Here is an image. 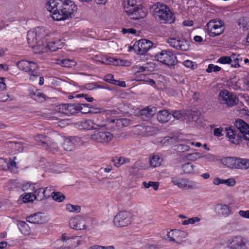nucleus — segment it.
Masks as SVG:
<instances>
[{"label": "nucleus", "instance_id": "c756f323", "mask_svg": "<svg viewBox=\"0 0 249 249\" xmlns=\"http://www.w3.org/2000/svg\"><path fill=\"white\" fill-rule=\"evenodd\" d=\"M30 96L32 99L39 102H43L45 100V95L38 90L30 91Z\"/></svg>", "mask_w": 249, "mask_h": 249}, {"label": "nucleus", "instance_id": "2eb2a0df", "mask_svg": "<svg viewBox=\"0 0 249 249\" xmlns=\"http://www.w3.org/2000/svg\"><path fill=\"white\" fill-rule=\"evenodd\" d=\"M175 185L183 189H195L197 188V183L187 178H177L172 181Z\"/></svg>", "mask_w": 249, "mask_h": 249}, {"label": "nucleus", "instance_id": "aec40b11", "mask_svg": "<svg viewBox=\"0 0 249 249\" xmlns=\"http://www.w3.org/2000/svg\"><path fill=\"white\" fill-rule=\"evenodd\" d=\"M172 47L178 50L186 51L189 48V43L184 39H176L172 38Z\"/></svg>", "mask_w": 249, "mask_h": 249}, {"label": "nucleus", "instance_id": "09e8293b", "mask_svg": "<svg viewBox=\"0 0 249 249\" xmlns=\"http://www.w3.org/2000/svg\"><path fill=\"white\" fill-rule=\"evenodd\" d=\"M221 68L218 66L214 65L213 64H210L208 65V68L206 70L207 72H211L212 71L217 72L221 70Z\"/></svg>", "mask_w": 249, "mask_h": 249}, {"label": "nucleus", "instance_id": "e2e57ef3", "mask_svg": "<svg viewBox=\"0 0 249 249\" xmlns=\"http://www.w3.org/2000/svg\"><path fill=\"white\" fill-rule=\"evenodd\" d=\"M183 64L185 67L187 68H189L192 69H194V65L192 61H190L188 60H186L183 62Z\"/></svg>", "mask_w": 249, "mask_h": 249}, {"label": "nucleus", "instance_id": "052dcab7", "mask_svg": "<svg viewBox=\"0 0 249 249\" xmlns=\"http://www.w3.org/2000/svg\"><path fill=\"white\" fill-rule=\"evenodd\" d=\"M75 97L77 98L85 97V99L88 102H92L94 100V98L93 97H87V94H79L76 95Z\"/></svg>", "mask_w": 249, "mask_h": 249}, {"label": "nucleus", "instance_id": "f257e3e1", "mask_svg": "<svg viewBox=\"0 0 249 249\" xmlns=\"http://www.w3.org/2000/svg\"><path fill=\"white\" fill-rule=\"evenodd\" d=\"M234 125L237 130L233 126L225 128L226 136L229 141L234 144H239L242 139L249 141V124L242 119H237L235 121Z\"/></svg>", "mask_w": 249, "mask_h": 249}, {"label": "nucleus", "instance_id": "f3484780", "mask_svg": "<svg viewBox=\"0 0 249 249\" xmlns=\"http://www.w3.org/2000/svg\"><path fill=\"white\" fill-rule=\"evenodd\" d=\"M105 125L102 124H97L92 120H86L80 122L79 127L81 129L87 130H96L103 128Z\"/></svg>", "mask_w": 249, "mask_h": 249}, {"label": "nucleus", "instance_id": "20e7f679", "mask_svg": "<svg viewBox=\"0 0 249 249\" xmlns=\"http://www.w3.org/2000/svg\"><path fill=\"white\" fill-rule=\"evenodd\" d=\"M77 10V6L74 2L70 0H64V7L62 9V14H54L53 19L60 21L64 20L72 17Z\"/></svg>", "mask_w": 249, "mask_h": 249}, {"label": "nucleus", "instance_id": "680f3d73", "mask_svg": "<svg viewBox=\"0 0 249 249\" xmlns=\"http://www.w3.org/2000/svg\"><path fill=\"white\" fill-rule=\"evenodd\" d=\"M162 237L166 240H168L169 241L171 240V237L170 235V231L168 230L163 231L162 233Z\"/></svg>", "mask_w": 249, "mask_h": 249}, {"label": "nucleus", "instance_id": "58836bf2", "mask_svg": "<svg viewBox=\"0 0 249 249\" xmlns=\"http://www.w3.org/2000/svg\"><path fill=\"white\" fill-rule=\"evenodd\" d=\"M57 64H59L63 67L71 68L75 65V62L72 59H62L60 60H58Z\"/></svg>", "mask_w": 249, "mask_h": 249}, {"label": "nucleus", "instance_id": "6ab92c4d", "mask_svg": "<svg viewBox=\"0 0 249 249\" xmlns=\"http://www.w3.org/2000/svg\"><path fill=\"white\" fill-rule=\"evenodd\" d=\"M48 191H50L48 187H46L45 189L41 188H38L34 191L33 196L35 199L41 201L50 196V192L48 193Z\"/></svg>", "mask_w": 249, "mask_h": 249}, {"label": "nucleus", "instance_id": "de8ad7c7", "mask_svg": "<svg viewBox=\"0 0 249 249\" xmlns=\"http://www.w3.org/2000/svg\"><path fill=\"white\" fill-rule=\"evenodd\" d=\"M174 147H175V150H177L178 152H180L187 151L190 149V146L189 145L181 144L175 145Z\"/></svg>", "mask_w": 249, "mask_h": 249}, {"label": "nucleus", "instance_id": "338daca9", "mask_svg": "<svg viewBox=\"0 0 249 249\" xmlns=\"http://www.w3.org/2000/svg\"><path fill=\"white\" fill-rule=\"evenodd\" d=\"M189 224L193 225L197 222L200 221V218L198 217H194L188 219Z\"/></svg>", "mask_w": 249, "mask_h": 249}, {"label": "nucleus", "instance_id": "603ef678", "mask_svg": "<svg viewBox=\"0 0 249 249\" xmlns=\"http://www.w3.org/2000/svg\"><path fill=\"white\" fill-rule=\"evenodd\" d=\"M104 80L106 82L111 83L114 85V83L115 81H116V80L114 79V76L112 74H107L105 75L103 78Z\"/></svg>", "mask_w": 249, "mask_h": 249}, {"label": "nucleus", "instance_id": "393cba45", "mask_svg": "<svg viewBox=\"0 0 249 249\" xmlns=\"http://www.w3.org/2000/svg\"><path fill=\"white\" fill-rule=\"evenodd\" d=\"M60 109L62 112L67 115H71L75 113L78 109L76 105L64 104L60 106Z\"/></svg>", "mask_w": 249, "mask_h": 249}, {"label": "nucleus", "instance_id": "5701e85b", "mask_svg": "<svg viewBox=\"0 0 249 249\" xmlns=\"http://www.w3.org/2000/svg\"><path fill=\"white\" fill-rule=\"evenodd\" d=\"M171 52L168 51H162L159 54H157V60L160 62L169 66L171 64Z\"/></svg>", "mask_w": 249, "mask_h": 249}, {"label": "nucleus", "instance_id": "c03bdc74", "mask_svg": "<svg viewBox=\"0 0 249 249\" xmlns=\"http://www.w3.org/2000/svg\"><path fill=\"white\" fill-rule=\"evenodd\" d=\"M249 168V159L240 158L239 169H247Z\"/></svg>", "mask_w": 249, "mask_h": 249}, {"label": "nucleus", "instance_id": "4d7b16f0", "mask_svg": "<svg viewBox=\"0 0 249 249\" xmlns=\"http://www.w3.org/2000/svg\"><path fill=\"white\" fill-rule=\"evenodd\" d=\"M238 214L243 218L249 219V210H240L238 212Z\"/></svg>", "mask_w": 249, "mask_h": 249}, {"label": "nucleus", "instance_id": "412c9836", "mask_svg": "<svg viewBox=\"0 0 249 249\" xmlns=\"http://www.w3.org/2000/svg\"><path fill=\"white\" fill-rule=\"evenodd\" d=\"M35 32L36 35V37L38 38V40L42 41L44 45L46 43L47 39L46 37L49 36V33L44 27H38L35 29ZM45 47V46H44Z\"/></svg>", "mask_w": 249, "mask_h": 249}, {"label": "nucleus", "instance_id": "864d4df0", "mask_svg": "<svg viewBox=\"0 0 249 249\" xmlns=\"http://www.w3.org/2000/svg\"><path fill=\"white\" fill-rule=\"evenodd\" d=\"M76 107L78 110L80 111L82 113H86V112L82 111L83 108H89L91 107V105L89 104H76Z\"/></svg>", "mask_w": 249, "mask_h": 249}, {"label": "nucleus", "instance_id": "c9c22d12", "mask_svg": "<svg viewBox=\"0 0 249 249\" xmlns=\"http://www.w3.org/2000/svg\"><path fill=\"white\" fill-rule=\"evenodd\" d=\"M233 161L234 157H225L221 160L222 164L231 169H233Z\"/></svg>", "mask_w": 249, "mask_h": 249}, {"label": "nucleus", "instance_id": "c85d7f7f", "mask_svg": "<svg viewBox=\"0 0 249 249\" xmlns=\"http://www.w3.org/2000/svg\"><path fill=\"white\" fill-rule=\"evenodd\" d=\"M157 117L159 122L166 123L170 119V113L167 110H161L157 114Z\"/></svg>", "mask_w": 249, "mask_h": 249}, {"label": "nucleus", "instance_id": "f03ea898", "mask_svg": "<svg viewBox=\"0 0 249 249\" xmlns=\"http://www.w3.org/2000/svg\"><path fill=\"white\" fill-rule=\"evenodd\" d=\"M124 9L130 18L138 20L146 16L141 5H137L136 0H128L124 3Z\"/></svg>", "mask_w": 249, "mask_h": 249}, {"label": "nucleus", "instance_id": "39448f33", "mask_svg": "<svg viewBox=\"0 0 249 249\" xmlns=\"http://www.w3.org/2000/svg\"><path fill=\"white\" fill-rule=\"evenodd\" d=\"M27 39L29 46L34 50L36 53L46 52L47 49L44 46L42 41L38 40L35 29L28 32Z\"/></svg>", "mask_w": 249, "mask_h": 249}, {"label": "nucleus", "instance_id": "37998d69", "mask_svg": "<svg viewBox=\"0 0 249 249\" xmlns=\"http://www.w3.org/2000/svg\"><path fill=\"white\" fill-rule=\"evenodd\" d=\"M143 185L145 188H149L153 187L155 190H157L159 188V183L158 182L149 181L147 183L145 181L142 182Z\"/></svg>", "mask_w": 249, "mask_h": 249}, {"label": "nucleus", "instance_id": "a211bd4d", "mask_svg": "<svg viewBox=\"0 0 249 249\" xmlns=\"http://www.w3.org/2000/svg\"><path fill=\"white\" fill-rule=\"evenodd\" d=\"M186 236L187 233L184 231L172 230V242L177 245L182 244Z\"/></svg>", "mask_w": 249, "mask_h": 249}, {"label": "nucleus", "instance_id": "6e6d98bb", "mask_svg": "<svg viewBox=\"0 0 249 249\" xmlns=\"http://www.w3.org/2000/svg\"><path fill=\"white\" fill-rule=\"evenodd\" d=\"M235 182L236 181L234 178H230L227 179H224L223 184L229 186H233L235 184Z\"/></svg>", "mask_w": 249, "mask_h": 249}, {"label": "nucleus", "instance_id": "7c9ffc66", "mask_svg": "<svg viewBox=\"0 0 249 249\" xmlns=\"http://www.w3.org/2000/svg\"><path fill=\"white\" fill-rule=\"evenodd\" d=\"M69 238H67L66 235L65 234H62V239L57 240L54 244V248L56 249H61L62 248L70 249L71 248L69 247L64 246L65 241L67 239H69Z\"/></svg>", "mask_w": 249, "mask_h": 249}, {"label": "nucleus", "instance_id": "bb28decb", "mask_svg": "<svg viewBox=\"0 0 249 249\" xmlns=\"http://www.w3.org/2000/svg\"><path fill=\"white\" fill-rule=\"evenodd\" d=\"M181 170L185 174H195L198 173L196 166L190 162H186L182 164Z\"/></svg>", "mask_w": 249, "mask_h": 249}, {"label": "nucleus", "instance_id": "f8f14e48", "mask_svg": "<svg viewBox=\"0 0 249 249\" xmlns=\"http://www.w3.org/2000/svg\"><path fill=\"white\" fill-rule=\"evenodd\" d=\"M64 0H49L46 3V8L52 13V17L53 19L54 14H62V9L64 7Z\"/></svg>", "mask_w": 249, "mask_h": 249}, {"label": "nucleus", "instance_id": "f704fd0d", "mask_svg": "<svg viewBox=\"0 0 249 249\" xmlns=\"http://www.w3.org/2000/svg\"><path fill=\"white\" fill-rule=\"evenodd\" d=\"M74 143L73 139L70 138H67L64 139L63 147L66 151H71L74 148Z\"/></svg>", "mask_w": 249, "mask_h": 249}, {"label": "nucleus", "instance_id": "a19ab883", "mask_svg": "<svg viewBox=\"0 0 249 249\" xmlns=\"http://www.w3.org/2000/svg\"><path fill=\"white\" fill-rule=\"evenodd\" d=\"M186 157L188 160L192 161H196L197 159L202 157V155L198 152L187 154Z\"/></svg>", "mask_w": 249, "mask_h": 249}, {"label": "nucleus", "instance_id": "a878e982", "mask_svg": "<svg viewBox=\"0 0 249 249\" xmlns=\"http://www.w3.org/2000/svg\"><path fill=\"white\" fill-rule=\"evenodd\" d=\"M16 162L13 160H7L3 158H0V170H12L13 167H16Z\"/></svg>", "mask_w": 249, "mask_h": 249}, {"label": "nucleus", "instance_id": "3c124183", "mask_svg": "<svg viewBox=\"0 0 249 249\" xmlns=\"http://www.w3.org/2000/svg\"><path fill=\"white\" fill-rule=\"evenodd\" d=\"M35 140L42 143L45 144L47 142V137L46 136H43L42 135H37L35 137Z\"/></svg>", "mask_w": 249, "mask_h": 249}, {"label": "nucleus", "instance_id": "49530a36", "mask_svg": "<svg viewBox=\"0 0 249 249\" xmlns=\"http://www.w3.org/2000/svg\"><path fill=\"white\" fill-rule=\"evenodd\" d=\"M11 144L12 148L18 152L22 151L23 149V146L21 142H12Z\"/></svg>", "mask_w": 249, "mask_h": 249}, {"label": "nucleus", "instance_id": "4be33fe9", "mask_svg": "<svg viewBox=\"0 0 249 249\" xmlns=\"http://www.w3.org/2000/svg\"><path fill=\"white\" fill-rule=\"evenodd\" d=\"M28 222L34 223L41 224L45 222V216L41 213H37L34 214H32L26 218Z\"/></svg>", "mask_w": 249, "mask_h": 249}, {"label": "nucleus", "instance_id": "1a4fd4ad", "mask_svg": "<svg viewBox=\"0 0 249 249\" xmlns=\"http://www.w3.org/2000/svg\"><path fill=\"white\" fill-rule=\"evenodd\" d=\"M218 99L221 104H225L228 107L236 105L239 101L238 98L232 92L228 90L221 91L218 95Z\"/></svg>", "mask_w": 249, "mask_h": 249}, {"label": "nucleus", "instance_id": "b1692460", "mask_svg": "<svg viewBox=\"0 0 249 249\" xmlns=\"http://www.w3.org/2000/svg\"><path fill=\"white\" fill-rule=\"evenodd\" d=\"M156 113L155 107H147L140 110V116L143 121L151 119Z\"/></svg>", "mask_w": 249, "mask_h": 249}, {"label": "nucleus", "instance_id": "cd10ccee", "mask_svg": "<svg viewBox=\"0 0 249 249\" xmlns=\"http://www.w3.org/2000/svg\"><path fill=\"white\" fill-rule=\"evenodd\" d=\"M216 209L217 210L218 214L224 217L229 216L231 213L230 207L226 204H217L216 206Z\"/></svg>", "mask_w": 249, "mask_h": 249}, {"label": "nucleus", "instance_id": "774afa93", "mask_svg": "<svg viewBox=\"0 0 249 249\" xmlns=\"http://www.w3.org/2000/svg\"><path fill=\"white\" fill-rule=\"evenodd\" d=\"M242 60V58L240 56L238 58V60H236L235 61H234V62H232V63L231 64V67H234V68L239 67H240L239 62Z\"/></svg>", "mask_w": 249, "mask_h": 249}, {"label": "nucleus", "instance_id": "69168bd1", "mask_svg": "<svg viewBox=\"0 0 249 249\" xmlns=\"http://www.w3.org/2000/svg\"><path fill=\"white\" fill-rule=\"evenodd\" d=\"M240 158L234 157L233 169H239Z\"/></svg>", "mask_w": 249, "mask_h": 249}, {"label": "nucleus", "instance_id": "7ed1b4c3", "mask_svg": "<svg viewBox=\"0 0 249 249\" xmlns=\"http://www.w3.org/2000/svg\"><path fill=\"white\" fill-rule=\"evenodd\" d=\"M152 8L154 9L153 15L156 19L161 23H171L170 21L171 19V12L165 4L157 3Z\"/></svg>", "mask_w": 249, "mask_h": 249}, {"label": "nucleus", "instance_id": "0e129e2a", "mask_svg": "<svg viewBox=\"0 0 249 249\" xmlns=\"http://www.w3.org/2000/svg\"><path fill=\"white\" fill-rule=\"evenodd\" d=\"M122 33L124 34H125L126 33L134 34L136 33V30L132 29V28H129V29L123 28L122 29Z\"/></svg>", "mask_w": 249, "mask_h": 249}, {"label": "nucleus", "instance_id": "e433bc0d", "mask_svg": "<svg viewBox=\"0 0 249 249\" xmlns=\"http://www.w3.org/2000/svg\"><path fill=\"white\" fill-rule=\"evenodd\" d=\"M157 143L162 147H166L170 145L171 138L169 137H165L161 139H158Z\"/></svg>", "mask_w": 249, "mask_h": 249}, {"label": "nucleus", "instance_id": "9d476101", "mask_svg": "<svg viewBox=\"0 0 249 249\" xmlns=\"http://www.w3.org/2000/svg\"><path fill=\"white\" fill-rule=\"evenodd\" d=\"M90 135V139L95 142L104 143L109 142L113 138L112 134L106 130L96 129Z\"/></svg>", "mask_w": 249, "mask_h": 249}, {"label": "nucleus", "instance_id": "79ce46f5", "mask_svg": "<svg viewBox=\"0 0 249 249\" xmlns=\"http://www.w3.org/2000/svg\"><path fill=\"white\" fill-rule=\"evenodd\" d=\"M66 210L70 212L79 213L80 211L81 208L78 205H73L68 204L66 205Z\"/></svg>", "mask_w": 249, "mask_h": 249}, {"label": "nucleus", "instance_id": "dca6fc26", "mask_svg": "<svg viewBox=\"0 0 249 249\" xmlns=\"http://www.w3.org/2000/svg\"><path fill=\"white\" fill-rule=\"evenodd\" d=\"M69 225L73 229L76 230H84L86 227V221L84 217L78 215L70 220Z\"/></svg>", "mask_w": 249, "mask_h": 249}, {"label": "nucleus", "instance_id": "2f4dec72", "mask_svg": "<svg viewBox=\"0 0 249 249\" xmlns=\"http://www.w3.org/2000/svg\"><path fill=\"white\" fill-rule=\"evenodd\" d=\"M97 61L106 65H119V62L117 59L110 57L103 56L100 59H98Z\"/></svg>", "mask_w": 249, "mask_h": 249}, {"label": "nucleus", "instance_id": "8fccbe9b", "mask_svg": "<svg viewBox=\"0 0 249 249\" xmlns=\"http://www.w3.org/2000/svg\"><path fill=\"white\" fill-rule=\"evenodd\" d=\"M129 161L130 160L129 159L120 157L118 159V162L115 163V165L116 167H119L120 165H123L125 163L129 162Z\"/></svg>", "mask_w": 249, "mask_h": 249}, {"label": "nucleus", "instance_id": "423d86ee", "mask_svg": "<svg viewBox=\"0 0 249 249\" xmlns=\"http://www.w3.org/2000/svg\"><path fill=\"white\" fill-rule=\"evenodd\" d=\"M133 221L132 214L126 211L118 213L113 218V224L118 228L126 227L131 224Z\"/></svg>", "mask_w": 249, "mask_h": 249}, {"label": "nucleus", "instance_id": "6e6552de", "mask_svg": "<svg viewBox=\"0 0 249 249\" xmlns=\"http://www.w3.org/2000/svg\"><path fill=\"white\" fill-rule=\"evenodd\" d=\"M17 66L19 70L28 72L32 80L39 76V73L37 71L38 65L34 62L22 60L18 63Z\"/></svg>", "mask_w": 249, "mask_h": 249}, {"label": "nucleus", "instance_id": "72a5a7b5", "mask_svg": "<svg viewBox=\"0 0 249 249\" xmlns=\"http://www.w3.org/2000/svg\"><path fill=\"white\" fill-rule=\"evenodd\" d=\"M18 226L20 231L23 234L29 235L30 233V228L28 224L26 223L25 222H20Z\"/></svg>", "mask_w": 249, "mask_h": 249}, {"label": "nucleus", "instance_id": "ea45409f", "mask_svg": "<svg viewBox=\"0 0 249 249\" xmlns=\"http://www.w3.org/2000/svg\"><path fill=\"white\" fill-rule=\"evenodd\" d=\"M136 79L138 81H145L151 85L155 84V82L152 79L149 78L146 75L141 74L136 76Z\"/></svg>", "mask_w": 249, "mask_h": 249}, {"label": "nucleus", "instance_id": "473e14b6", "mask_svg": "<svg viewBox=\"0 0 249 249\" xmlns=\"http://www.w3.org/2000/svg\"><path fill=\"white\" fill-rule=\"evenodd\" d=\"M60 41L58 40L56 42L52 41L46 44L44 46L47 49V51L48 50H49L51 51L54 52L57 50V49L61 48V45L60 44Z\"/></svg>", "mask_w": 249, "mask_h": 249}, {"label": "nucleus", "instance_id": "4468645a", "mask_svg": "<svg viewBox=\"0 0 249 249\" xmlns=\"http://www.w3.org/2000/svg\"><path fill=\"white\" fill-rule=\"evenodd\" d=\"M172 116L177 120L183 121L188 119L196 121L197 120V116L196 115L195 113L193 112L191 113L189 110H175L172 111Z\"/></svg>", "mask_w": 249, "mask_h": 249}, {"label": "nucleus", "instance_id": "9b49d317", "mask_svg": "<svg viewBox=\"0 0 249 249\" xmlns=\"http://www.w3.org/2000/svg\"><path fill=\"white\" fill-rule=\"evenodd\" d=\"M247 241L243 236L235 235L226 239L225 243L230 249H242L246 247Z\"/></svg>", "mask_w": 249, "mask_h": 249}, {"label": "nucleus", "instance_id": "5fc2aeb1", "mask_svg": "<svg viewBox=\"0 0 249 249\" xmlns=\"http://www.w3.org/2000/svg\"><path fill=\"white\" fill-rule=\"evenodd\" d=\"M217 62L224 64H230L231 63V58L229 56H222L218 59Z\"/></svg>", "mask_w": 249, "mask_h": 249}, {"label": "nucleus", "instance_id": "bf43d9fd", "mask_svg": "<svg viewBox=\"0 0 249 249\" xmlns=\"http://www.w3.org/2000/svg\"><path fill=\"white\" fill-rule=\"evenodd\" d=\"M223 131V128L221 127L216 128L213 130V134L215 136L220 137L222 136V132Z\"/></svg>", "mask_w": 249, "mask_h": 249}, {"label": "nucleus", "instance_id": "13d9d810", "mask_svg": "<svg viewBox=\"0 0 249 249\" xmlns=\"http://www.w3.org/2000/svg\"><path fill=\"white\" fill-rule=\"evenodd\" d=\"M1 81L0 82V92L6 89V85L5 83V78L4 77H0Z\"/></svg>", "mask_w": 249, "mask_h": 249}, {"label": "nucleus", "instance_id": "ddd939ff", "mask_svg": "<svg viewBox=\"0 0 249 249\" xmlns=\"http://www.w3.org/2000/svg\"><path fill=\"white\" fill-rule=\"evenodd\" d=\"M153 43L151 41L142 39L135 42L134 50L140 54H143L147 52L153 46Z\"/></svg>", "mask_w": 249, "mask_h": 249}, {"label": "nucleus", "instance_id": "a18cd8bd", "mask_svg": "<svg viewBox=\"0 0 249 249\" xmlns=\"http://www.w3.org/2000/svg\"><path fill=\"white\" fill-rule=\"evenodd\" d=\"M53 194L52 197L53 200L58 202H62L65 198V196L60 192H53Z\"/></svg>", "mask_w": 249, "mask_h": 249}, {"label": "nucleus", "instance_id": "4c0bfd02", "mask_svg": "<svg viewBox=\"0 0 249 249\" xmlns=\"http://www.w3.org/2000/svg\"><path fill=\"white\" fill-rule=\"evenodd\" d=\"M161 159L159 155H153L150 159V165L151 167H156L160 166Z\"/></svg>", "mask_w": 249, "mask_h": 249}, {"label": "nucleus", "instance_id": "0eeeda50", "mask_svg": "<svg viewBox=\"0 0 249 249\" xmlns=\"http://www.w3.org/2000/svg\"><path fill=\"white\" fill-rule=\"evenodd\" d=\"M224 22L218 18L211 19L206 25L208 35L216 36L223 33L225 30Z\"/></svg>", "mask_w": 249, "mask_h": 249}]
</instances>
